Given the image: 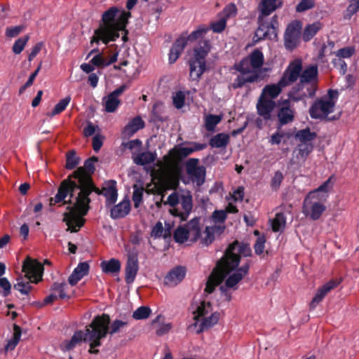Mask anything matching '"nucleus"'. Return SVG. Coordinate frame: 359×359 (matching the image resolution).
<instances>
[{
  "label": "nucleus",
  "instance_id": "obj_1",
  "mask_svg": "<svg viewBox=\"0 0 359 359\" xmlns=\"http://www.w3.org/2000/svg\"><path fill=\"white\" fill-rule=\"evenodd\" d=\"M85 183L84 180L77 182L70 178L63 180L55 196L49 198L50 207L68 205L66 208L68 212L63 213L62 221L68 226L67 231L71 233L78 232L84 226L86 219L83 217L90 209V193Z\"/></svg>",
  "mask_w": 359,
  "mask_h": 359
},
{
  "label": "nucleus",
  "instance_id": "obj_48",
  "mask_svg": "<svg viewBox=\"0 0 359 359\" xmlns=\"http://www.w3.org/2000/svg\"><path fill=\"white\" fill-rule=\"evenodd\" d=\"M151 311L148 306H140L133 313V318L135 320H144L149 317Z\"/></svg>",
  "mask_w": 359,
  "mask_h": 359
},
{
  "label": "nucleus",
  "instance_id": "obj_57",
  "mask_svg": "<svg viewBox=\"0 0 359 359\" xmlns=\"http://www.w3.org/2000/svg\"><path fill=\"white\" fill-rule=\"evenodd\" d=\"M226 26V18H222L217 22H212L209 29H211L215 33H220L224 30Z\"/></svg>",
  "mask_w": 359,
  "mask_h": 359
},
{
  "label": "nucleus",
  "instance_id": "obj_32",
  "mask_svg": "<svg viewBox=\"0 0 359 359\" xmlns=\"http://www.w3.org/2000/svg\"><path fill=\"white\" fill-rule=\"evenodd\" d=\"M102 270L105 273H116L121 270V262L119 260L112 258L109 261H102L100 264Z\"/></svg>",
  "mask_w": 359,
  "mask_h": 359
},
{
  "label": "nucleus",
  "instance_id": "obj_58",
  "mask_svg": "<svg viewBox=\"0 0 359 359\" xmlns=\"http://www.w3.org/2000/svg\"><path fill=\"white\" fill-rule=\"evenodd\" d=\"M283 178L284 177L283 173L279 170L276 171L271 182V187L272 189L275 191L278 190L283 180Z\"/></svg>",
  "mask_w": 359,
  "mask_h": 359
},
{
  "label": "nucleus",
  "instance_id": "obj_5",
  "mask_svg": "<svg viewBox=\"0 0 359 359\" xmlns=\"http://www.w3.org/2000/svg\"><path fill=\"white\" fill-rule=\"evenodd\" d=\"M264 55L259 49H255L251 53L239 62L235 63L233 69L240 73L231 83L233 89L241 88L248 83L257 82L260 80V72H257L264 64Z\"/></svg>",
  "mask_w": 359,
  "mask_h": 359
},
{
  "label": "nucleus",
  "instance_id": "obj_13",
  "mask_svg": "<svg viewBox=\"0 0 359 359\" xmlns=\"http://www.w3.org/2000/svg\"><path fill=\"white\" fill-rule=\"evenodd\" d=\"M131 17L130 11H121L120 15L116 19L115 26H111L107 29H99L98 32H104L105 40L104 43L107 45L110 41H115L119 37V32L125 30L129 21L128 19Z\"/></svg>",
  "mask_w": 359,
  "mask_h": 359
},
{
  "label": "nucleus",
  "instance_id": "obj_45",
  "mask_svg": "<svg viewBox=\"0 0 359 359\" xmlns=\"http://www.w3.org/2000/svg\"><path fill=\"white\" fill-rule=\"evenodd\" d=\"M173 238L175 242L179 243H184L187 241L189 239V232L187 229V225L177 227L174 232Z\"/></svg>",
  "mask_w": 359,
  "mask_h": 359
},
{
  "label": "nucleus",
  "instance_id": "obj_61",
  "mask_svg": "<svg viewBox=\"0 0 359 359\" xmlns=\"http://www.w3.org/2000/svg\"><path fill=\"white\" fill-rule=\"evenodd\" d=\"M334 175L330 176L325 182L317 188V191H322L325 194L332 189L334 185Z\"/></svg>",
  "mask_w": 359,
  "mask_h": 359
},
{
  "label": "nucleus",
  "instance_id": "obj_23",
  "mask_svg": "<svg viewBox=\"0 0 359 359\" xmlns=\"http://www.w3.org/2000/svg\"><path fill=\"white\" fill-rule=\"evenodd\" d=\"M130 201L128 198H126L111 208L110 216L114 219L123 218L130 213Z\"/></svg>",
  "mask_w": 359,
  "mask_h": 359
},
{
  "label": "nucleus",
  "instance_id": "obj_44",
  "mask_svg": "<svg viewBox=\"0 0 359 359\" xmlns=\"http://www.w3.org/2000/svg\"><path fill=\"white\" fill-rule=\"evenodd\" d=\"M79 161L80 158L76 156V153L74 150H70L66 154L65 168L67 170L75 168L79 163Z\"/></svg>",
  "mask_w": 359,
  "mask_h": 359
},
{
  "label": "nucleus",
  "instance_id": "obj_17",
  "mask_svg": "<svg viewBox=\"0 0 359 359\" xmlns=\"http://www.w3.org/2000/svg\"><path fill=\"white\" fill-rule=\"evenodd\" d=\"M251 265V261L247 260V262L241 267H237L236 271L231 274H229V277L225 280V285L229 288L237 289L236 285L243 280V278L248 274L249 269Z\"/></svg>",
  "mask_w": 359,
  "mask_h": 359
},
{
  "label": "nucleus",
  "instance_id": "obj_29",
  "mask_svg": "<svg viewBox=\"0 0 359 359\" xmlns=\"http://www.w3.org/2000/svg\"><path fill=\"white\" fill-rule=\"evenodd\" d=\"M294 108L278 107L277 112L278 128L292 122L294 119Z\"/></svg>",
  "mask_w": 359,
  "mask_h": 359
},
{
  "label": "nucleus",
  "instance_id": "obj_15",
  "mask_svg": "<svg viewBox=\"0 0 359 359\" xmlns=\"http://www.w3.org/2000/svg\"><path fill=\"white\" fill-rule=\"evenodd\" d=\"M301 28V22L297 20L287 25L284 35V44L287 50H292L297 47Z\"/></svg>",
  "mask_w": 359,
  "mask_h": 359
},
{
  "label": "nucleus",
  "instance_id": "obj_16",
  "mask_svg": "<svg viewBox=\"0 0 359 359\" xmlns=\"http://www.w3.org/2000/svg\"><path fill=\"white\" fill-rule=\"evenodd\" d=\"M98 161V157L91 156L86 159L83 167H79L75 171L70 174L67 178L83 181L88 177L93 178L92 175L95 171L94 163Z\"/></svg>",
  "mask_w": 359,
  "mask_h": 359
},
{
  "label": "nucleus",
  "instance_id": "obj_38",
  "mask_svg": "<svg viewBox=\"0 0 359 359\" xmlns=\"http://www.w3.org/2000/svg\"><path fill=\"white\" fill-rule=\"evenodd\" d=\"M138 271V262H128L126 266V282L131 283L133 282Z\"/></svg>",
  "mask_w": 359,
  "mask_h": 359
},
{
  "label": "nucleus",
  "instance_id": "obj_28",
  "mask_svg": "<svg viewBox=\"0 0 359 359\" xmlns=\"http://www.w3.org/2000/svg\"><path fill=\"white\" fill-rule=\"evenodd\" d=\"M313 149V144H298L292 154L298 161L305 162Z\"/></svg>",
  "mask_w": 359,
  "mask_h": 359
},
{
  "label": "nucleus",
  "instance_id": "obj_26",
  "mask_svg": "<svg viewBox=\"0 0 359 359\" xmlns=\"http://www.w3.org/2000/svg\"><path fill=\"white\" fill-rule=\"evenodd\" d=\"M145 123L140 116L133 118L123 128L122 134L126 137L133 136L137 130L144 128Z\"/></svg>",
  "mask_w": 359,
  "mask_h": 359
},
{
  "label": "nucleus",
  "instance_id": "obj_59",
  "mask_svg": "<svg viewBox=\"0 0 359 359\" xmlns=\"http://www.w3.org/2000/svg\"><path fill=\"white\" fill-rule=\"evenodd\" d=\"M199 160L198 158H189L185 163L186 172L188 175L195 171L200 165H198Z\"/></svg>",
  "mask_w": 359,
  "mask_h": 359
},
{
  "label": "nucleus",
  "instance_id": "obj_55",
  "mask_svg": "<svg viewBox=\"0 0 359 359\" xmlns=\"http://www.w3.org/2000/svg\"><path fill=\"white\" fill-rule=\"evenodd\" d=\"M128 323L126 321H123L121 320H115L109 326V332L108 334L113 335L116 333H118L121 328L127 325Z\"/></svg>",
  "mask_w": 359,
  "mask_h": 359
},
{
  "label": "nucleus",
  "instance_id": "obj_54",
  "mask_svg": "<svg viewBox=\"0 0 359 359\" xmlns=\"http://www.w3.org/2000/svg\"><path fill=\"white\" fill-rule=\"evenodd\" d=\"M315 6V0H301L296 6L295 10L297 13H302Z\"/></svg>",
  "mask_w": 359,
  "mask_h": 359
},
{
  "label": "nucleus",
  "instance_id": "obj_56",
  "mask_svg": "<svg viewBox=\"0 0 359 359\" xmlns=\"http://www.w3.org/2000/svg\"><path fill=\"white\" fill-rule=\"evenodd\" d=\"M173 105L177 109H182L184 105L185 102V94L184 92L180 90L177 91L175 95L172 97Z\"/></svg>",
  "mask_w": 359,
  "mask_h": 359
},
{
  "label": "nucleus",
  "instance_id": "obj_64",
  "mask_svg": "<svg viewBox=\"0 0 359 359\" xmlns=\"http://www.w3.org/2000/svg\"><path fill=\"white\" fill-rule=\"evenodd\" d=\"M0 287L3 289L4 297L11 294V285L6 278H0Z\"/></svg>",
  "mask_w": 359,
  "mask_h": 359
},
{
  "label": "nucleus",
  "instance_id": "obj_42",
  "mask_svg": "<svg viewBox=\"0 0 359 359\" xmlns=\"http://www.w3.org/2000/svg\"><path fill=\"white\" fill-rule=\"evenodd\" d=\"M206 170L203 165H200L195 171H194L189 176L194 182H196L198 186L202 185L205 182Z\"/></svg>",
  "mask_w": 359,
  "mask_h": 359
},
{
  "label": "nucleus",
  "instance_id": "obj_8",
  "mask_svg": "<svg viewBox=\"0 0 359 359\" xmlns=\"http://www.w3.org/2000/svg\"><path fill=\"white\" fill-rule=\"evenodd\" d=\"M167 203L172 207L170 213L184 222L187 219L193 208L192 195L189 191L181 194L174 192L168 196Z\"/></svg>",
  "mask_w": 359,
  "mask_h": 359
},
{
  "label": "nucleus",
  "instance_id": "obj_22",
  "mask_svg": "<svg viewBox=\"0 0 359 359\" xmlns=\"http://www.w3.org/2000/svg\"><path fill=\"white\" fill-rule=\"evenodd\" d=\"M103 189V196L106 198V205L111 206L114 205L118 197V190L116 187V182L110 180L104 182Z\"/></svg>",
  "mask_w": 359,
  "mask_h": 359
},
{
  "label": "nucleus",
  "instance_id": "obj_51",
  "mask_svg": "<svg viewBox=\"0 0 359 359\" xmlns=\"http://www.w3.org/2000/svg\"><path fill=\"white\" fill-rule=\"evenodd\" d=\"M29 39V35H25L17 39L13 46V52L15 54H20L24 50Z\"/></svg>",
  "mask_w": 359,
  "mask_h": 359
},
{
  "label": "nucleus",
  "instance_id": "obj_30",
  "mask_svg": "<svg viewBox=\"0 0 359 359\" xmlns=\"http://www.w3.org/2000/svg\"><path fill=\"white\" fill-rule=\"evenodd\" d=\"M296 140L300 142V144H312V141L317 137V133L311 132L309 128L301 129L294 133Z\"/></svg>",
  "mask_w": 359,
  "mask_h": 359
},
{
  "label": "nucleus",
  "instance_id": "obj_63",
  "mask_svg": "<svg viewBox=\"0 0 359 359\" xmlns=\"http://www.w3.org/2000/svg\"><path fill=\"white\" fill-rule=\"evenodd\" d=\"M90 62L93 65L98 68H103L107 67L106 59L103 57L102 53H98L95 57H93L90 60Z\"/></svg>",
  "mask_w": 359,
  "mask_h": 359
},
{
  "label": "nucleus",
  "instance_id": "obj_34",
  "mask_svg": "<svg viewBox=\"0 0 359 359\" xmlns=\"http://www.w3.org/2000/svg\"><path fill=\"white\" fill-rule=\"evenodd\" d=\"M229 142V135L225 133H218L212 136L209 141V144L212 148H224Z\"/></svg>",
  "mask_w": 359,
  "mask_h": 359
},
{
  "label": "nucleus",
  "instance_id": "obj_35",
  "mask_svg": "<svg viewBox=\"0 0 359 359\" xmlns=\"http://www.w3.org/2000/svg\"><path fill=\"white\" fill-rule=\"evenodd\" d=\"M323 28L319 21L306 25L304 29L302 38L304 41H310Z\"/></svg>",
  "mask_w": 359,
  "mask_h": 359
},
{
  "label": "nucleus",
  "instance_id": "obj_14",
  "mask_svg": "<svg viewBox=\"0 0 359 359\" xmlns=\"http://www.w3.org/2000/svg\"><path fill=\"white\" fill-rule=\"evenodd\" d=\"M43 270V264L29 256H27L23 262L22 271L25 273L24 277L32 283H38L42 280Z\"/></svg>",
  "mask_w": 359,
  "mask_h": 359
},
{
  "label": "nucleus",
  "instance_id": "obj_36",
  "mask_svg": "<svg viewBox=\"0 0 359 359\" xmlns=\"http://www.w3.org/2000/svg\"><path fill=\"white\" fill-rule=\"evenodd\" d=\"M219 318V313L218 312H215L212 313L210 316L204 318L201 323L199 325V329L196 331V333L201 334L204 330L212 327L218 323Z\"/></svg>",
  "mask_w": 359,
  "mask_h": 359
},
{
  "label": "nucleus",
  "instance_id": "obj_50",
  "mask_svg": "<svg viewBox=\"0 0 359 359\" xmlns=\"http://www.w3.org/2000/svg\"><path fill=\"white\" fill-rule=\"evenodd\" d=\"M222 121V116L210 114L205 118V128L212 131L215 126Z\"/></svg>",
  "mask_w": 359,
  "mask_h": 359
},
{
  "label": "nucleus",
  "instance_id": "obj_3",
  "mask_svg": "<svg viewBox=\"0 0 359 359\" xmlns=\"http://www.w3.org/2000/svg\"><path fill=\"white\" fill-rule=\"evenodd\" d=\"M242 256H252L250 244L235 240L228 245L223 256L216 262L206 282L205 292L212 294L215 287L239 266Z\"/></svg>",
  "mask_w": 359,
  "mask_h": 359
},
{
  "label": "nucleus",
  "instance_id": "obj_53",
  "mask_svg": "<svg viewBox=\"0 0 359 359\" xmlns=\"http://www.w3.org/2000/svg\"><path fill=\"white\" fill-rule=\"evenodd\" d=\"M266 241V239L264 235H262L257 238L254 245L255 252L256 255L259 256L262 255L263 257H264V252Z\"/></svg>",
  "mask_w": 359,
  "mask_h": 359
},
{
  "label": "nucleus",
  "instance_id": "obj_19",
  "mask_svg": "<svg viewBox=\"0 0 359 359\" xmlns=\"http://www.w3.org/2000/svg\"><path fill=\"white\" fill-rule=\"evenodd\" d=\"M340 284V281L337 279L330 280L321 287L318 288L315 296L309 304L310 310L314 309L316 306L323 299L325 295L332 290L336 288Z\"/></svg>",
  "mask_w": 359,
  "mask_h": 359
},
{
  "label": "nucleus",
  "instance_id": "obj_62",
  "mask_svg": "<svg viewBox=\"0 0 359 359\" xmlns=\"http://www.w3.org/2000/svg\"><path fill=\"white\" fill-rule=\"evenodd\" d=\"M355 52V48L353 46H348L339 49L337 51V55L341 58L351 57Z\"/></svg>",
  "mask_w": 359,
  "mask_h": 359
},
{
  "label": "nucleus",
  "instance_id": "obj_20",
  "mask_svg": "<svg viewBox=\"0 0 359 359\" xmlns=\"http://www.w3.org/2000/svg\"><path fill=\"white\" fill-rule=\"evenodd\" d=\"M276 106V103L275 101L264 96H260L257 104V113L259 116H262L264 120H271V112L275 109Z\"/></svg>",
  "mask_w": 359,
  "mask_h": 359
},
{
  "label": "nucleus",
  "instance_id": "obj_43",
  "mask_svg": "<svg viewBox=\"0 0 359 359\" xmlns=\"http://www.w3.org/2000/svg\"><path fill=\"white\" fill-rule=\"evenodd\" d=\"M70 101V96H67L64 99L60 100V102L55 106L52 111L47 113V116L49 117H53L57 114L62 113L63 111L65 110L66 107L69 104Z\"/></svg>",
  "mask_w": 359,
  "mask_h": 359
},
{
  "label": "nucleus",
  "instance_id": "obj_37",
  "mask_svg": "<svg viewBox=\"0 0 359 359\" xmlns=\"http://www.w3.org/2000/svg\"><path fill=\"white\" fill-rule=\"evenodd\" d=\"M22 334V329L21 327L16 325H13V336L11 339H10L7 344L5 346L6 351H12L13 350L16 346L18 345V342L20 340V336Z\"/></svg>",
  "mask_w": 359,
  "mask_h": 359
},
{
  "label": "nucleus",
  "instance_id": "obj_9",
  "mask_svg": "<svg viewBox=\"0 0 359 359\" xmlns=\"http://www.w3.org/2000/svg\"><path fill=\"white\" fill-rule=\"evenodd\" d=\"M211 50L210 41H201L194 49V56L189 60L190 77L192 80H198L206 70L205 58Z\"/></svg>",
  "mask_w": 359,
  "mask_h": 359
},
{
  "label": "nucleus",
  "instance_id": "obj_47",
  "mask_svg": "<svg viewBox=\"0 0 359 359\" xmlns=\"http://www.w3.org/2000/svg\"><path fill=\"white\" fill-rule=\"evenodd\" d=\"M133 194L132 196V199L134 202V207L135 208H138L142 202L143 199V192L144 189L142 186L139 187L137 184H135L133 186Z\"/></svg>",
  "mask_w": 359,
  "mask_h": 359
},
{
  "label": "nucleus",
  "instance_id": "obj_39",
  "mask_svg": "<svg viewBox=\"0 0 359 359\" xmlns=\"http://www.w3.org/2000/svg\"><path fill=\"white\" fill-rule=\"evenodd\" d=\"M322 191H317V189L311 191L306 196L304 201H305L306 203H310V201H320V203H324L328 195L325 193L322 194Z\"/></svg>",
  "mask_w": 359,
  "mask_h": 359
},
{
  "label": "nucleus",
  "instance_id": "obj_2",
  "mask_svg": "<svg viewBox=\"0 0 359 359\" xmlns=\"http://www.w3.org/2000/svg\"><path fill=\"white\" fill-rule=\"evenodd\" d=\"M184 144H189L191 147H184L182 144L175 145L163 157L165 165L170 169V172L167 177L164 176L161 169L154 171L153 178L158 180L155 184L158 195L163 194L168 188L176 189L182 177L181 164L183 160L194 151H201L207 147L206 144L196 142H186Z\"/></svg>",
  "mask_w": 359,
  "mask_h": 359
},
{
  "label": "nucleus",
  "instance_id": "obj_12",
  "mask_svg": "<svg viewBox=\"0 0 359 359\" xmlns=\"http://www.w3.org/2000/svg\"><path fill=\"white\" fill-rule=\"evenodd\" d=\"M297 72L295 69L287 72V69L284 71L281 78L276 84L266 85L262 90L261 96L269 97L272 100L276 98L281 93L282 89L294 83Z\"/></svg>",
  "mask_w": 359,
  "mask_h": 359
},
{
  "label": "nucleus",
  "instance_id": "obj_7",
  "mask_svg": "<svg viewBox=\"0 0 359 359\" xmlns=\"http://www.w3.org/2000/svg\"><path fill=\"white\" fill-rule=\"evenodd\" d=\"M109 325V316L107 313H102L95 316L90 323L86 326V332L90 342L89 353H99V350L95 348L102 345L101 340L107 337Z\"/></svg>",
  "mask_w": 359,
  "mask_h": 359
},
{
  "label": "nucleus",
  "instance_id": "obj_18",
  "mask_svg": "<svg viewBox=\"0 0 359 359\" xmlns=\"http://www.w3.org/2000/svg\"><path fill=\"white\" fill-rule=\"evenodd\" d=\"M325 210L326 206L320 201H310L308 203H306L305 201H303V213L306 216H309L313 221L319 219Z\"/></svg>",
  "mask_w": 359,
  "mask_h": 359
},
{
  "label": "nucleus",
  "instance_id": "obj_60",
  "mask_svg": "<svg viewBox=\"0 0 359 359\" xmlns=\"http://www.w3.org/2000/svg\"><path fill=\"white\" fill-rule=\"evenodd\" d=\"M84 182H86V185L88 187L90 193L95 192L98 195H103V189H101L96 187L95 184L94 183L93 179L88 177L86 180H84Z\"/></svg>",
  "mask_w": 359,
  "mask_h": 359
},
{
  "label": "nucleus",
  "instance_id": "obj_33",
  "mask_svg": "<svg viewBox=\"0 0 359 359\" xmlns=\"http://www.w3.org/2000/svg\"><path fill=\"white\" fill-rule=\"evenodd\" d=\"M17 283L14 284L13 288L18 290L21 294H29L30 291L32 290L31 283H33L28 278L19 276L16 279Z\"/></svg>",
  "mask_w": 359,
  "mask_h": 359
},
{
  "label": "nucleus",
  "instance_id": "obj_21",
  "mask_svg": "<svg viewBox=\"0 0 359 359\" xmlns=\"http://www.w3.org/2000/svg\"><path fill=\"white\" fill-rule=\"evenodd\" d=\"M187 273V269L183 266H177L172 269L164 278L166 285L174 287L181 283Z\"/></svg>",
  "mask_w": 359,
  "mask_h": 359
},
{
  "label": "nucleus",
  "instance_id": "obj_31",
  "mask_svg": "<svg viewBox=\"0 0 359 359\" xmlns=\"http://www.w3.org/2000/svg\"><path fill=\"white\" fill-rule=\"evenodd\" d=\"M200 219L195 217L190 220L187 224V229L189 232V238L193 243L197 241L201 236Z\"/></svg>",
  "mask_w": 359,
  "mask_h": 359
},
{
  "label": "nucleus",
  "instance_id": "obj_49",
  "mask_svg": "<svg viewBox=\"0 0 359 359\" xmlns=\"http://www.w3.org/2000/svg\"><path fill=\"white\" fill-rule=\"evenodd\" d=\"M121 101L116 97H113L111 95H109L106 97V101L104 102L105 111L107 112H114L117 109L118 106L120 104Z\"/></svg>",
  "mask_w": 359,
  "mask_h": 359
},
{
  "label": "nucleus",
  "instance_id": "obj_40",
  "mask_svg": "<svg viewBox=\"0 0 359 359\" xmlns=\"http://www.w3.org/2000/svg\"><path fill=\"white\" fill-rule=\"evenodd\" d=\"M156 154L149 151L142 152L137 155L134 161L140 165H144L151 163L155 161Z\"/></svg>",
  "mask_w": 359,
  "mask_h": 359
},
{
  "label": "nucleus",
  "instance_id": "obj_25",
  "mask_svg": "<svg viewBox=\"0 0 359 359\" xmlns=\"http://www.w3.org/2000/svg\"><path fill=\"white\" fill-rule=\"evenodd\" d=\"M89 269L90 266L87 262L79 263L72 273L69 276V283L72 286L76 285L82 278L88 274Z\"/></svg>",
  "mask_w": 359,
  "mask_h": 359
},
{
  "label": "nucleus",
  "instance_id": "obj_27",
  "mask_svg": "<svg viewBox=\"0 0 359 359\" xmlns=\"http://www.w3.org/2000/svg\"><path fill=\"white\" fill-rule=\"evenodd\" d=\"M88 341V337L86 332L76 330L74 332L70 340H66L63 342L66 351H71L82 341Z\"/></svg>",
  "mask_w": 359,
  "mask_h": 359
},
{
  "label": "nucleus",
  "instance_id": "obj_10",
  "mask_svg": "<svg viewBox=\"0 0 359 359\" xmlns=\"http://www.w3.org/2000/svg\"><path fill=\"white\" fill-rule=\"evenodd\" d=\"M208 30L209 27H205V25H201L197 29L192 32L189 35H187V32L182 33L181 36L176 39L170 50L169 63L173 64L177 61L186 47L188 41H194L196 39L201 38Z\"/></svg>",
  "mask_w": 359,
  "mask_h": 359
},
{
  "label": "nucleus",
  "instance_id": "obj_6",
  "mask_svg": "<svg viewBox=\"0 0 359 359\" xmlns=\"http://www.w3.org/2000/svg\"><path fill=\"white\" fill-rule=\"evenodd\" d=\"M277 0H262L259 5L260 15L258 17V28L255 32V37L257 41L266 39H275L278 36V16L273 15L270 21L265 19V17L269 15L274 11L278 6Z\"/></svg>",
  "mask_w": 359,
  "mask_h": 359
},
{
  "label": "nucleus",
  "instance_id": "obj_41",
  "mask_svg": "<svg viewBox=\"0 0 359 359\" xmlns=\"http://www.w3.org/2000/svg\"><path fill=\"white\" fill-rule=\"evenodd\" d=\"M207 308H211V303L210 302L203 301L201 303V305L198 306L197 309L194 312L195 316L194 319L196 322L192 325L193 326L196 327L198 325V321L199 320L200 317H203L208 313V310Z\"/></svg>",
  "mask_w": 359,
  "mask_h": 359
},
{
  "label": "nucleus",
  "instance_id": "obj_52",
  "mask_svg": "<svg viewBox=\"0 0 359 359\" xmlns=\"http://www.w3.org/2000/svg\"><path fill=\"white\" fill-rule=\"evenodd\" d=\"M358 11L359 2L356 0H352L344 13V18L346 20H350Z\"/></svg>",
  "mask_w": 359,
  "mask_h": 359
},
{
  "label": "nucleus",
  "instance_id": "obj_46",
  "mask_svg": "<svg viewBox=\"0 0 359 359\" xmlns=\"http://www.w3.org/2000/svg\"><path fill=\"white\" fill-rule=\"evenodd\" d=\"M285 216L283 212H278L276 214L275 218L272 220L271 228L273 231L278 232L282 227L285 225Z\"/></svg>",
  "mask_w": 359,
  "mask_h": 359
},
{
  "label": "nucleus",
  "instance_id": "obj_24",
  "mask_svg": "<svg viewBox=\"0 0 359 359\" xmlns=\"http://www.w3.org/2000/svg\"><path fill=\"white\" fill-rule=\"evenodd\" d=\"M119 11V9L116 6H112L104 11L102 15L99 29H107L115 26L116 23V17Z\"/></svg>",
  "mask_w": 359,
  "mask_h": 359
},
{
  "label": "nucleus",
  "instance_id": "obj_11",
  "mask_svg": "<svg viewBox=\"0 0 359 359\" xmlns=\"http://www.w3.org/2000/svg\"><path fill=\"white\" fill-rule=\"evenodd\" d=\"M334 103L331 100H327L326 97H322L316 99L309 109V114L312 118L321 119L325 121L337 120L339 116H333L330 117L328 115L333 112Z\"/></svg>",
  "mask_w": 359,
  "mask_h": 359
},
{
  "label": "nucleus",
  "instance_id": "obj_4",
  "mask_svg": "<svg viewBox=\"0 0 359 359\" xmlns=\"http://www.w3.org/2000/svg\"><path fill=\"white\" fill-rule=\"evenodd\" d=\"M295 69L297 72L294 83L299 79V81L293 86L287 93V97L293 102H299L306 98H313L318 88V68L317 65H310L303 69L301 59L291 61L287 67V72Z\"/></svg>",
  "mask_w": 359,
  "mask_h": 359
}]
</instances>
